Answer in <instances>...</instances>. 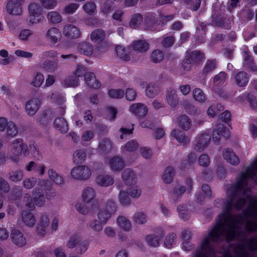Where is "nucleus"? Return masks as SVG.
Wrapping results in <instances>:
<instances>
[{
	"label": "nucleus",
	"mask_w": 257,
	"mask_h": 257,
	"mask_svg": "<svg viewBox=\"0 0 257 257\" xmlns=\"http://www.w3.org/2000/svg\"><path fill=\"white\" fill-rule=\"evenodd\" d=\"M80 237L78 234H73L67 242V246L69 248H73L78 244L76 250L80 254L84 253L89 246V242L87 240H84L80 242Z\"/></svg>",
	"instance_id": "6"
},
{
	"label": "nucleus",
	"mask_w": 257,
	"mask_h": 257,
	"mask_svg": "<svg viewBox=\"0 0 257 257\" xmlns=\"http://www.w3.org/2000/svg\"><path fill=\"white\" fill-rule=\"evenodd\" d=\"M75 75L77 77L84 76L87 85L91 88L98 89L101 86L100 82L95 78L93 72L86 73V68L82 65H78L75 72Z\"/></svg>",
	"instance_id": "4"
},
{
	"label": "nucleus",
	"mask_w": 257,
	"mask_h": 257,
	"mask_svg": "<svg viewBox=\"0 0 257 257\" xmlns=\"http://www.w3.org/2000/svg\"><path fill=\"white\" fill-rule=\"evenodd\" d=\"M71 174L75 179L85 180L90 177L91 171L87 166H78L72 169Z\"/></svg>",
	"instance_id": "10"
},
{
	"label": "nucleus",
	"mask_w": 257,
	"mask_h": 257,
	"mask_svg": "<svg viewBox=\"0 0 257 257\" xmlns=\"http://www.w3.org/2000/svg\"><path fill=\"white\" fill-rule=\"evenodd\" d=\"M171 135L180 143L187 145L189 143L190 140L186 137L183 131L178 129H174L171 132Z\"/></svg>",
	"instance_id": "30"
},
{
	"label": "nucleus",
	"mask_w": 257,
	"mask_h": 257,
	"mask_svg": "<svg viewBox=\"0 0 257 257\" xmlns=\"http://www.w3.org/2000/svg\"><path fill=\"white\" fill-rule=\"evenodd\" d=\"M175 41V39L174 36H167L164 35L162 38L161 44L163 47L169 48L174 45Z\"/></svg>",
	"instance_id": "53"
},
{
	"label": "nucleus",
	"mask_w": 257,
	"mask_h": 257,
	"mask_svg": "<svg viewBox=\"0 0 257 257\" xmlns=\"http://www.w3.org/2000/svg\"><path fill=\"white\" fill-rule=\"evenodd\" d=\"M117 223L120 228L125 231H128L131 229L130 221L124 217L119 216L117 219Z\"/></svg>",
	"instance_id": "45"
},
{
	"label": "nucleus",
	"mask_w": 257,
	"mask_h": 257,
	"mask_svg": "<svg viewBox=\"0 0 257 257\" xmlns=\"http://www.w3.org/2000/svg\"><path fill=\"white\" fill-rule=\"evenodd\" d=\"M54 126L63 134H66L68 131L67 122L63 117L56 118L54 122Z\"/></svg>",
	"instance_id": "34"
},
{
	"label": "nucleus",
	"mask_w": 257,
	"mask_h": 257,
	"mask_svg": "<svg viewBox=\"0 0 257 257\" xmlns=\"http://www.w3.org/2000/svg\"><path fill=\"white\" fill-rule=\"evenodd\" d=\"M218 66L217 61L215 59H207L202 71V76L206 77L212 73Z\"/></svg>",
	"instance_id": "23"
},
{
	"label": "nucleus",
	"mask_w": 257,
	"mask_h": 257,
	"mask_svg": "<svg viewBox=\"0 0 257 257\" xmlns=\"http://www.w3.org/2000/svg\"><path fill=\"white\" fill-rule=\"evenodd\" d=\"M222 155L224 159L231 165H237L239 163V158L231 149H224Z\"/></svg>",
	"instance_id": "19"
},
{
	"label": "nucleus",
	"mask_w": 257,
	"mask_h": 257,
	"mask_svg": "<svg viewBox=\"0 0 257 257\" xmlns=\"http://www.w3.org/2000/svg\"><path fill=\"white\" fill-rule=\"evenodd\" d=\"M86 154L82 150H76L73 154V162L76 164H82L85 160Z\"/></svg>",
	"instance_id": "47"
},
{
	"label": "nucleus",
	"mask_w": 257,
	"mask_h": 257,
	"mask_svg": "<svg viewBox=\"0 0 257 257\" xmlns=\"http://www.w3.org/2000/svg\"><path fill=\"white\" fill-rule=\"evenodd\" d=\"M236 84L240 86L243 87L246 86L249 81V77L246 72L244 71H239L235 77Z\"/></svg>",
	"instance_id": "33"
},
{
	"label": "nucleus",
	"mask_w": 257,
	"mask_h": 257,
	"mask_svg": "<svg viewBox=\"0 0 257 257\" xmlns=\"http://www.w3.org/2000/svg\"><path fill=\"white\" fill-rule=\"evenodd\" d=\"M41 102L38 98H32L28 101L26 104V109L29 115L33 116L39 109Z\"/></svg>",
	"instance_id": "16"
},
{
	"label": "nucleus",
	"mask_w": 257,
	"mask_h": 257,
	"mask_svg": "<svg viewBox=\"0 0 257 257\" xmlns=\"http://www.w3.org/2000/svg\"><path fill=\"white\" fill-rule=\"evenodd\" d=\"M156 15L154 13H147L144 16V21L147 26L149 27L157 22Z\"/></svg>",
	"instance_id": "55"
},
{
	"label": "nucleus",
	"mask_w": 257,
	"mask_h": 257,
	"mask_svg": "<svg viewBox=\"0 0 257 257\" xmlns=\"http://www.w3.org/2000/svg\"><path fill=\"white\" fill-rule=\"evenodd\" d=\"M48 174L50 179L53 181L56 184H61L63 183L64 180L63 177L59 175L53 169H49L48 171Z\"/></svg>",
	"instance_id": "49"
},
{
	"label": "nucleus",
	"mask_w": 257,
	"mask_h": 257,
	"mask_svg": "<svg viewBox=\"0 0 257 257\" xmlns=\"http://www.w3.org/2000/svg\"><path fill=\"white\" fill-rule=\"evenodd\" d=\"M47 18L49 21L52 23H58L61 21V17L60 14L54 11L49 12Z\"/></svg>",
	"instance_id": "62"
},
{
	"label": "nucleus",
	"mask_w": 257,
	"mask_h": 257,
	"mask_svg": "<svg viewBox=\"0 0 257 257\" xmlns=\"http://www.w3.org/2000/svg\"><path fill=\"white\" fill-rule=\"evenodd\" d=\"M110 166L113 171H120L124 167V162L119 156L113 157L110 161Z\"/></svg>",
	"instance_id": "31"
},
{
	"label": "nucleus",
	"mask_w": 257,
	"mask_h": 257,
	"mask_svg": "<svg viewBox=\"0 0 257 257\" xmlns=\"http://www.w3.org/2000/svg\"><path fill=\"white\" fill-rule=\"evenodd\" d=\"M95 197L94 190L91 187L85 188L82 192V198L84 202L88 203Z\"/></svg>",
	"instance_id": "44"
},
{
	"label": "nucleus",
	"mask_w": 257,
	"mask_h": 257,
	"mask_svg": "<svg viewBox=\"0 0 257 257\" xmlns=\"http://www.w3.org/2000/svg\"><path fill=\"white\" fill-rule=\"evenodd\" d=\"M24 201L25 202L26 207L30 211H32L34 209L35 203L34 202L33 198H32L30 194H26L24 196Z\"/></svg>",
	"instance_id": "61"
},
{
	"label": "nucleus",
	"mask_w": 257,
	"mask_h": 257,
	"mask_svg": "<svg viewBox=\"0 0 257 257\" xmlns=\"http://www.w3.org/2000/svg\"><path fill=\"white\" fill-rule=\"evenodd\" d=\"M236 248L239 250L236 251V257H251V252L257 251V236L242 239Z\"/></svg>",
	"instance_id": "3"
},
{
	"label": "nucleus",
	"mask_w": 257,
	"mask_h": 257,
	"mask_svg": "<svg viewBox=\"0 0 257 257\" xmlns=\"http://www.w3.org/2000/svg\"><path fill=\"white\" fill-rule=\"evenodd\" d=\"M39 187H36L32 192L34 202L38 206H43L46 202L45 196L48 199H50L51 197L55 196V192H50V195H47L48 192L52 190V187L49 181L43 180L40 181Z\"/></svg>",
	"instance_id": "2"
},
{
	"label": "nucleus",
	"mask_w": 257,
	"mask_h": 257,
	"mask_svg": "<svg viewBox=\"0 0 257 257\" xmlns=\"http://www.w3.org/2000/svg\"><path fill=\"white\" fill-rule=\"evenodd\" d=\"M177 211L180 218L184 220H188L189 218L188 211L186 209V206L184 205H179L177 207Z\"/></svg>",
	"instance_id": "52"
},
{
	"label": "nucleus",
	"mask_w": 257,
	"mask_h": 257,
	"mask_svg": "<svg viewBox=\"0 0 257 257\" xmlns=\"http://www.w3.org/2000/svg\"><path fill=\"white\" fill-rule=\"evenodd\" d=\"M46 36L48 40L55 44L61 38V33L56 28H51L48 30Z\"/></svg>",
	"instance_id": "29"
},
{
	"label": "nucleus",
	"mask_w": 257,
	"mask_h": 257,
	"mask_svg": "<svg viewBox=\"0 0 257 257\" xmlns=\"http://www.w3.org/2000/svg\"><path fill=\"white\" fill-rule=\"evenodd\" d=\"M174 176V170L171 166L167 167L165 170V173L162 176L163 181L166 184H170L172 182L173 177Z\"/></svg>",
	"instance_id": "40"
},
{
	"label": "nucleus",
	"mask_w": 257,
	"mask_h": 257,
	"mask_svg": "<svg viewBox=\"0 0 257 257\" xmlns=\"http://www.w3.org/2000/svg\"><path fill=\"white\" fill-rule=\"evenodd\" d=\"M6 10L10 15H22L23 9L21 0H9L6 5Z\"/></svg>",
	"instance_id": "13"
},
{
	"label": "nucleus",
	"mask_w": 257,
	"mask_h": 257,
	"mask_svg": "<svg viewBox=\"0 0 257 257\" xmlns=\"http://www.w3.org/2000/svg\"><path fill=\"white\" fill-rule=\"evenodd\" d=\"M30 22L33 25L41 22L44 19L41 8L38 4L32 3L29 6Z\"/></svg>",
	"instance_id": "8"
},
{
	"label": "nucleus",
	"mask_w": 257,
	"mask_h": 257,
	"mask_svg": "<svg viewBox=\"0 0 257 257\" xmlns=\"http://www.w3.org/2000/svg\"><path fill=\"white\" fill-rule=\"evenodd\" d=\"M111 148V144L108 139L104 138L102 140L98 146L99 151L102 154H107Z\"/></svg>",
	"instance_id": "37"
},
{
	"label": "nucleus",
	"mask_w": 257,
	"mask_h": 257,
	"mask_svg": "<svg viewBox=\"0 0 257 257\" xmlns=\"http://www.w3.org/2000/svg\"><path fill=\"white\" fill-rule=\"evenodd\" d=\"M7 136L8 138H14L18 133V127L15 122L12 121H9L6 127Z\"/></svg>",
	"instance_id": "43"
},
{
	"label": "nucleus",
	"mask_w": 257,
	"mask_h": 257,
	"mask_svg": "<svg viewBox=\"0 0 257 257\" xmlns=\"http://www.w3.org/2000/svg\"><path fill=\"white\" fill-rule=\"evenodd\" d=\"M116 206L115 203L112 201H107L105 208L100 210L98 212V217L100 221L103 224L106 223L112 214L116 211Z\"/></svg>",
	"instance_id": "7"
},
{
	"label": "nucleus",
	"mask_w": 257,
	"mask_h": 257,
	"mask_svg": "<svg viewBox=\"0 0 257 257\" xmlns=\"http://www.w3.org/2000/svg\"><path fill=\"white\" fill-rule=\"evenodd\" d=\"M22 219L25 223L29 226H33L35 224V219L31 212L28 211H23Z\"/></svg>",
	"instance_id": "38"
},
{
	"label": "nucleus",
	"mask_w": 257,
	"mask_h": 257,
	"mask_svg": "<svg viewBox=\"0 0 257 257\" xmlns=\"http://www.w3.org/2000/svg\"><path fill=\"white\" fill-rule=\"evenodd\" d=\"M164 230H161L158 235L153 234H148L146 236V241L151 246L158 247L160 245V241L164 237Z\"/></svg>",
	"instance_id": "22"
},
{
	"label": "nucleus",
	"mask_w": 257,
	"mask_h": 257,
	"mask_svg": "<svg viewBox=\"0 0 257 257\" xmlns=\"http://www.w3.org/2000/svg\"><path fill=\"white\" fill-rule=\"evenodd\" d=\"M41 5L46 9H53L57 6L56 0H40Z\"/></svg>",
	"instance_id": "63"
},
{
	"label": "nucleus",
	"mask_w": 257,
	"mask_h": 257,
	"mask_svg": "<svg viewBox=\"0 0 257 257\" xmlns=\"http://www.w3.org/2000/svg\"><path fill=\"white\" fill-rule=\"evenodd\" d=\"M58 64L56 61L45 60L43 64V69L48 72H53L57 69Z\"/></svg>",
	"instance_id": "50"
},
{
	"label": "nucleus",
	"mask_w": 257,
	"mask_h": 257,
	"mask_svg": "<svg viewBox=\"0 0 257 257\" xmlns=\"http://www.w3.org/2000/svg\"><path fill=\"white\" fill-rule=\"evenodd\" d=\"M65 36L70 39H77L80 36L79 29L71 24L65 25L63 29Z\"/></svg>",
	"instance_id": "18"
},
{
	"label": "nucleus",
	"mask_w": 257,
	"mask_h": 257,
	"mask_svg": "<svg viewBox=\"0 0 257 257\" xmlns=\"http://www.w3.org/2000/svg\"><path fill=\"white\" fill-rule=\"evenodd\" d=\"M117 55L122 60L128 61L130 59V55L128 52L126 51L125 48L121 46H116L115 48Z\"/></svg>",
	"instance_id": "42"
},
{
	"label": "nucleus",
	"mask_w": 257,
	"mask_h": 257,
	"mask_svg": "<svg viewBox=\"0 0 257 257\" xmlns=\"http://www.w3.org/2000/svg\"><path fill=\"white\" fill-rule=\"evenodd\" d=\"M79 84L78 77L75 75L69 76L63 80V85L66 87H75L77 86Z\"/></svg>",
	"instance_id": "46"
},
{
	"label": "nucleus",
	"mask_w": 257,
	"mask_h": 257,
	"mask_svg": "<svg viewBox=\"0 0 257 257\" xmlns=\"http://www.w3.org/2000/svg\"><path fill=\"white\" fill-rule=\"evenodd\" d=\"M11 238L13 242L19 247L23 246L26 243V238L19 230L13 229L11 232Z\"/></svg>",
	"instance_id": "21"
},
{
	"label": "nucleus",
	"mask_w": 257,
	"mask_h": 257,
	"mask_svg": "<svg viewBox=\"0 0 257 257\" xmlns=\"http://www.w3.org/2000/svg\"><path fill=\"white\" fill-rule=\"evenodd\" d=\"M222 155L224 159L231 165H237L239 163V158L231 149H224Z\"/></svg>",
	"instance_id": "20"
},
{
	"label": "nucleus",
	"mask_w": 257,
	"mask_h": 257,
	"mask_svg": "<svg viewBox=\"0 0 257 257\" xmlns=\"http://www.w3.org/2000/svg\"><path fill=\"white\" fill-rule=\"evenodd\" d=\"M179 125L184 130H189L191 125V120L185 114L181 115L178 118Z\"/></svg>",
	"instance_id": "39"
},
{
	"label": "nucleus",
	"mask_w": 257,
	"mask_h": 257,
	"mask_svg": "<svg viewBox=\"0 0 257 257\" xmlns=\"http://www.w3.org/2000/svg\"><path fill=\"white\" fill-rule=\"evenodd\" d=\"M97 184L103 187H108L114 183L113 178L109 175H100L96 178Z\"/></svg>",
	"instance_id": "28"
},
{
	"label": "nucleus",
	"mask_w": 257,
	"mask_h": 257,
	"mask_svg": "<svg viewBox=\"0 0 257 257\" xmlns=\"http://www.w3.org/2000/svg\"><path fill=\"white\" fill-rule=\"evenodd\" d=\"M233 216V214H229L227 215V217H225L224 220H221V218H219L217 224L209 231L207 237L211 241L216 242L220 238V236L222 235L221 228L225 227V223H228V220H232Z\"/></svg>",
	"instance_id": "5"
},
{
	"label": "nucleus",
	"mask_w": 257,
	"mask_h": 257,
	"mask_svg": "<svg viewBox=\"0 0 257 257\" xmlns=\"http://www.w3.org/2000/svg\"><path fill=\"white\" fill-rule=\"evenodd\" d=\"M83 8L86 13L92 15L96 10V5L94 2H87L83 6Z\"/></svg>",
	"instance_id": "64"
},
{
	"label": "nucleus",
	"mask_w": 257,
	"mask_h": 257,
	"mask_svg": "<svg viewBox=\"0 0 257 257\" xmlns=\"http://www.w3.org/2000/svg\"><path fill=\"white\" fill-rule=\"evenodd\" d=\"M212 24L217 27H220L226 30L231 29V22L229 18L220 15H215L212 17Z\"/></svg>",
	"instance_id": "14"
},
{
	"label": "nucleus",
	"mask_w": 257,
	"mask_h": 257,
	"mask_svg": "<svg viewBox=\"0 0 257 257\" xmlns=\"http://www.w3.org/2000/svg\"><path fill=\"white\" fill-rule=\"evenodd\" d=\"M210 239L206 237L201 244V249H196L194 257H210L214 252V247L210 244Z\"/></svg>",
	"instance_id": "9"
},
{
	"label": "nucleus",
	"mask_w": 257,
	"mask_h": 257,
	"mask_svg": "<svg viewBox=\"0 0 257 257\" xmlns=\"http://www.w3.org/2000/svg\"><path fill=\"white\" fill-rule=\"evenodd\" d=\"M122 178L126 185L131 186L137 183V178L134 171L130 168L124 169L121 174Z\"/></svg>",
	"instance_id": "15"
},
{
	"label": "nucleus",
	"mask_w": 257,
	"mask_h": 257,
	"mask_svg": "<svg viewBox=\"0 0 257 257\" xmlns=\"http://www.w3.org/2000/svg\"><path fill=\"white\" fill-rule=\"evenodd\" d=\"M187 57L194 64H199L204 58V54L199 50H194L188 54Z\"/></svg>",
	"instance_id": "32"
},
{
	"label": "nucleus",
	"mask_w": 257,
	"mask_h": 257,
	"mask_svg": "<svg viewBox=\"0 0 257 257\" xmlns=\"http://www.w3.org/2000/svg\"><path fill=\"white\" fill-rule=\"evenodd\" d=\"M11 151L16 156H19L22 154L27 156L29 154L27 145L23 143L22 139H17L13 141Z\"/></svg>",
	"instance_id": "11"
},
{
	"label": "nucleus",
	"mask_w": 257,
	"mask_h": 257,
	"mask_svg": "<svg viewBox=\"0 0 257 257\" xmlns=\"http://www.w3.org/2000/svg\"><path fill=\"white\" fill-rule=\"evenodd\" d=\"M129 193L127 191L120 190L119 192V198L120 202L122 205H127L131 203V199L129 197Z\"/></svg>",
	"instance_id": "59"
},
{
	"label": "nucleus",
	"mask_w": 257,
	"mask_h": 257,
	"mask_svg": "<svg viewBox=\"0 0 257 257\" xmlns=\"http://www.w3.org/2000/svg\"><path fill=\"white\" fill-rule=\"evenodd\" d=\"M23 172L21 170L13 171L10 175L9 179L12 182H17L22 180Z\"/></svg>",
	"instance_id": "58"
},
{
	"label": "nucleus",
	"mask_w": 257,
	"mask_h": 257,
	"mask_svg": "<svg viewBox=\"0 0 257 257\" xmlns=\"http://www.w3.org/2000/svg\"><path fill=\"white\" fill-rule=\"evenodd\" d=\"M78 51L80 53L88 56L92 54L93 47L90 43L82 42L78 45Z\"/></svg>",
	"instance_id": "35"
},
{
	"label": "nucleus",
	"mask_w": 257,
	"mask_h": 257,
	"mask_svg": "<svg viewBox=\"0 0 257 257\" xmlns=\"http://www.w3.org/2000/svg\"><path fill=\"white\" fill-rule=\"evenodd\" d=\"M105 37V33L101 29H97L92 31L90 34V39L94 42H102Z\"/></svg>",
	"instance_id": "36"
},
{
	"label": "nucleus",
	"mask_w": 257,
	"mask_h": 257,
	"mask_svg": "<svg viewBox=\"0 0 257 257\" xmlns=\"http://www.w3.org/2000/svg\"><path fill=\"white\" fill-rule=\"evenodd\" d=\"M143 17L142 14L138 13L134 14L129 23L131 28L136 29L138 28L142 23Z\"/></svg>",
	"instance_id": "41"
},
{
	"label": "nucleus",
	"mask_w": 257,
	"mask_h": 257,
	"mask_svg": "<svg viewBox=\"0 0 257 257\" xmlns=\"http://www.w3.org/2000/svg\"><path fill=\"white\" fill-rule=\"evenodd\" d=\"M166 98L168 104L171 107L174 108L178 105L179 99L175 89L169 88L167 92Z\"/></svg>",
	"instance_id": "26"
},
{
	"label": "nucleus",
	"mask_w": 257,
	"mask_h": 257,
	"mask_svg": "<svg viewBox=\"0 0 257 257\" xmlns=\"http://www.w3.org/2000/svg\"><path fill=\"white\" fill-rule=\"evenodd\" d=\"M193 96L196 100H197L200 102L205 101V96L204 93L203 91L199 88L194 89L193 91Z\"/></svg>",
	"instance_id": "57"
},
{
	"label": "nucleus",
	"mask_w": 257,
	"mask_h": 257,
	"mask_svg": "<svg viewBox=\"0 0 257 257\" xmlns=\"http://www.w3.org/2000/svg\"><path fill=\"white\" fill-rule=\"evenodd\" d=\"M108 95L112 98H121L124 95V92L122 89H110L108 91Z\"/></svg>",
	"instance_id": "56"
},
{
	"label": "nucleus",
	"mask_w": 257,
	"mask_h": 257,
	"mask_svg": "<svg viewBox=\"0 0 257 257\" xmlns=\"http://www.w3.org/2000/svg\"><path fill=\"white\" fill-rule=\"evenodd\" d=\"M251 192V190L250 188H246L245 187L243 188V190H242V192L240 193H242V195L245 196V199H247L249 201V203L250 204L256 205L257 204V199L255 197H252L250 194H247V193H249Z\"/></svg>",
	"instance_id": "60"
},
{
	"label": "nucleus",
	"mask_w": 257,
	"mask_h": 257,
	"mask_svg": "<svg viewBox=\"0 0 257 257\" xmlns=\"http://www.w3.org/2000/svg\"><path fill=\"white\" fill-rule=\"evenodd\" d=\"M257 217V211H253L248 209H245L242 211V215L240 214L233 215L232 220H228V223H225V227H227V230L225 234V237L227 241H231L238 239L242 234V231L238 230L239 227L235 224H242L243 221V216Z\"/></svg>",
	"instance_id": "1"
},
{
	"label": "nucleus",
	"mask_w": 257,
	"mask_h": 257,
	"mask_svg": "<svg viewBox=\"0 0 257 257\" xmlns=\"http://www.w3.org/2000/svg\"><path fill=\"white\" fill-rule=\"evenodd\" d=\"M130 111L135 114L136 115L141 117L145 116L148 113V108L144 104L141 103L132 104L130 109Z\"/></svg>",
	"instance_id": "24"
},
{
	"label": "nucleus",
	"mask_w": 257,
	"mask_h": 257,
	"mask_svg": "<svg viewBox=\"0 0 257 257\" xmlns=\"http://www.w3.org/2000/svg\"><path fill=\"white\" fill-rule=\"evenodd\" d=\"M151 61L154 63H160L164 59V54L160 50L156 49L154 50L150 56Z\"/></svg>",
	"instance_id": "51"
},
{
	"label": "nucleus",
	"mask_w": 257,
	"mask_h": 257,
	"mask_svg": "<svg viewBox=\"0 0 257 257\" xmlns=\"http://www.w3.org/2000/svg\"><path fill=\"white\" fill-rule=\"evenodd\" d=\"M211 140L210 136L206 133L202 134L198 138L197 144L194 149L198 152H202L209 144Z\"/></svg>",
	"instance_id": "17"
},
{
	"label": "nucleus",
	"mask_w": 257,
	"mask_h": 257,
	"mask_svg": "<svg viewBox=\"0 0 257 257\" xmlns=\"http://www.w3.org/2000/svg\"><path fill=\"white\" fill-rule=\"evenodd\" d=\"M49 218L46 214H43L41 219L37 225V231L39 235L44 236L46 233V228L48 226Z\"/></svg>",
	"instance_id": "27"
},
{
	"label": "nucleus",
	"mask_w": 257,
	"mask_h": 257,
	"mask_svg": "<svg viewBox=\"0 0 257 257\" xmlns=\"http://www.w3.org/2000/svg\"><path fill=\"white\" fill-rule=\"evenodd\" d=\"M230 136V132L228 128L223 124H218L212 132V138L214 142L218 144L220 142V137L227 139Z\"/></svg>",
	"instance_id": "12"
},
{
	"label": "nucleus",
	"mask_w": 257,
	"mask_h": 257,
	"mask_svg": "<svg viewBox=\"0 0 257 257\" xmlns=\"http://www.w3.org/2000/svg\"><path fill=\"white\" fill-rule=\"evenodd\" d=\"M226 77V74L224 72H220L214 77L213 83L214 85L221 86L223 84Z\"/></svg>",
	"instance_id": "54"
},
{
	"label": "nucleus",
	"mask_w": 257,
	"mask_h": 257,
	"mask_svg": "<svg viewBox=\"0 0 257 257\" xmlns=\"http://www.w3.org/2000/svg\"><path fill=\"white\" fill-rule=\"evenodd\" d=\"M149 44L145 40H134L131 47L133 50L139 52H146L149 48Z\"/></svg>",
	"instance_id": "25"
},
{
	"label": "nucleus",
	"mask_w": 257,
	"mask_h": 257,
	"mask_svg": "<svg viewBox=\"0 0 257 257\" xmlns=\"http://www.w3.org/2000/svg\"><path fill=\"white\" fill-rule=\"evenodd\" d=\"M159 91V87L155 84H149L146 89V94L150 98L155 97Z\"/></svg>",
	"instance_id": "48"
}]
</instances>
